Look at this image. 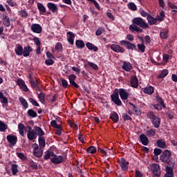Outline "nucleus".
Returning <instances> with one entry per match:
<instances>
[{
  "label": "nucleus",
  "instance_id": "nucleus-1",
  "mask_svg": "<svg viewBox=\"0 0 177 177\" xmlns=\"http://www.w3.org/2000/svg\"><path fill=\"white\" fill-rule=\"evenodd\" d=\"M147 117H149L151 120V122L152 125H153L154 128H160V125H161V118L154 114V112L149 111L147 113Z\"/></svg>",
  "mask_w": 177,
  "mask_h": 177
},
{
  "label": "nucleus",
  "instance_id": "nucleus-14",
  "mask_svg": "<svg viewBox=\"0 0 177 177\" xmlns=\"http://www.w3.org/2000/svg\"><path fill=\"white\" fill-rule=\"evenodd\" d=\"M6 139L12 146H15L17 143V136L10 134L7 136Z\"/></svg>",
  "mask_w": 177,
  "mask_h": 177
},
{
  "label": "nucleus",
  "instance_id": "nucleus-6",
  "mask_svg": "<svg viewBox=\"0 0 177 177\" xmlns=\"http://www.w3.org/2000/svg\"><path fill=\"white\" fill-rule=\"evenodd\" d=\"M120 45L125 46L127 49H130L131 50H138V48L135 44H133L131 41L127 40H122L120 41Z\"/></svg>",
  "mask_w": 177,
  "mask_h": 177
},
{
  "label": "nucleus",
  "instance_id": "nucleus-24",
  "mask_svg": "<svg viewBox=\"0 0 177 177\" xmlns=\"http://www.w3.org/2000/svg\"><path fill=\"white\" fill-rule=\"evenodd\" d=\"M142 91L144 93H147V95H153V93H154V88L149 86L148 87L143 88Z\"/></svg>",
  "mask_w": 177,
  "mask_h": 177
},
{
  "label": "nucleus",
  "instance_id": "nucleus-9",
  "mask_svg": "<svg viewBox=\"0 0 177 177\" xmlns=\"http://www.w3.org/2000/svg\"><path fill=\"white\" fill-rule=\"evenodd\" d=\"M77 79V76L74 74H71L68 77L69 82L73 88L75 89H80V85L75 82V80Z\"/></svg>",
  "mask_w": 177,
  "mask_h": 177
},
{
  "label": "nucleus",
  "instance_id": "nucleus-32",
  "mask_svg": "<svg viewBox=\"0 0 177 177\" xmlns=\"http://www.w3.org/2000/svg\"><path fill=\"white\" fill-rule=\"evenodd\" d=\"M130 31H136L137 32H143V29L140 28L136 25H130L129 26Z\"/></svg>",
  "mask_w": 177,
  "mask_h": 177
},
{
  "label": "nucleus",
  "instance_id": "nucleus-19",
  "mask_svg": "<svg viewBox=\"0 0 177 177\" xmlns=\"http://www.w3.org/2000/svg\"><path fill=\"white\" fill-rule=\"evenodd\" d=\"M139 139L142 145H143L144 146H147V145H149V138L145 134H140L139 136Z\"/></svg>",
  "mask_w": 177,
  "mask_h": 177
},
{
  "label": "nucleus",
  "instance_id": "nucleus-5",
  "mask_svg": "<svg viewBox=\"0 0 177 177\" xmlns=\"http://www.w3.org/2000/svg\"><path fill=\"white\" fill-rule=\"evenodd\" d=\"M151 171L153 174V177H160L161 176V169H160V165L153 163L150 165Z\"/></svg>",
  "mask_w": 177,
  "mask_h": 177
},
{
  "label": "nucleus",
  "instance_id": "nucleus-56",
  "mask_svg": "<svg viewBox=\"0 0 177 177\" xmlns=\"http://www.w3.org/2000/svg\"><path fill=\"white\" fill-rule=\"evenodd\" d=\"M88 2H91L92 3H94L96 9H98V10H100V6L99 5V3L96 1V0H87Z\"/></svg>",
  "mask_w": 177,
  "mask_h": 177
},
{
  "label": "nucleus",
  "instance_id": "nucleus-8",
  "mask_svg": "<svg viewBox=\"0 0 177 177\" xmlns=\"http://www.w3.org/2000/svg\"><path fill=\"white\" fill-rule=\"evenodd\" d=\"M119 165L120 168L124 171V172H127L129 167V162L127 161L125 158H121L120 160H119Z\"/></svg>",
  "mask_w": 177,
  "mask_h": 177
},
{
  "label": "nucleus",
  "instance_id": "nucleus-57",
  "mask_svg": "<svg viewBox=\"0 0 177 177\" xmlns=\"http://www.w3.org/2000/svg\"><path fill=\"white\" fill-rule=\"evenodd\" d=\"M50 156H51V153H50V150H47L46 152H45V155H44V160H49L50 158Z\"/></svg>",
  "mask_w": 177,
  "mask_h": 177
},
{
  "label": "nucleus",
  "instance_id": "nucleus-59",
  "mask_svg": "<svg viewBox=\"0 0 177 177\" xmlns=\"http://www.w3.org/2000/svg\"><path fill=\"white\" fill-rule=\"evenodd\" d=\"M61 81H62V85L63 88H64L65 89L67 88L68 86V82H67V80L64 79H62Z\"/></svg>",
  "mask_w": 177,
  "mask_h": 177
},
{
  "label": "nucleus",
  "instance_id": "nucleus-63",
  "mask_svg": "<svg viewBox=\"0 0 177 177\" xmlns=\"http://www.w3.org/2000/svg\"><path fill=\"white\" fill-rule=\"evenodd\" d=\"M88 66H90V67H92V68H93V70H98V68H99V67L95 63L88 62Z\"/></svg>",
  "mask_w": 177,
  "mask_h": 177
},
{
  "label": "nucleus",
  "instance_id": "nucleus-53",
  "mask_svg": "<svg viewBox=\"0 0 177 177\" xmlns=\"http://www.w3.org/2000/svg\"><path fill=\"white\" fill-rule=\"evenodd\" d=\"M17 156L19 158H20V160H23V161H26V159L27 158V157L24 156V153L21 152H17Z\"/></svg>",
  "mask_w": 177,
  "mask_h": 177
},
{
  "label": "nucleus",
  "instance_id": "nucleus-12",
  "mask_svg": "<svg viewBox=\"0 0 177 177\" xmlns=\"http://www.w3.org/2000/svg\"><path fill=\"white\" fill-rule=\"evenodd\" d=\"M111 50H113V52H115V53H124V52H125V49L118 44H112L111 46Z\"/></svg>",
  "mask_w": 177,
  "mask_h": 177
},
{
  "label": "nucleus",
  "instance_id": "nucleus-52",
  "mask_svg": "<svg viewBox=\"0 0 177 177\" xmlns=\"http://www.w3.org/2000/svg\"><path fill=\"white\" fill-rule=\"evenodd\" d=\"M122 117L124 121H128V120L132 121V118L127 113H122Z\"/></svg>",
  "mask_w": 177,
  "mask_h": 177
},
{
  "label": "nucleus",
  "instance_id": "nucleus-62",
  "mask_svg": "<svg viewBox=\"0 0 177 177\" xmlns=\"http://www.w3.org/2000/svg\"><path fill=\"white\" fill-rule=\"evenodd\" d=\"M140 13L142 17H149L150 16V14L147 13L145 10H141Z\"/></svg>",
  "mask_w": 177,
  "mask_h": 177
},
{
  "label": "nucleus",
  "instance_id": "nucleus-64",
  "mask_svg": "<svg viewBox=\"0 0 177 177\" xmlns=\"http://www.w3.org/2000/svg\"><path fill=\"white\" fill-rule=\"evenodd\" d=\"M19 13L21 17H27L28 16V13H27L24 10H21Z\"/></svg>",
  "mask_w": 177,
  "mask_h": 177
},
{
  "label": "nucleus",
  "instance_id": "nucleus-26",
  "mask_svg": "<svg viewBox=\"0 0 177 177\" xmlns=\"http://www.w3.org/2000/svg\"><path fill=\"white\" fill-rule=\"evenodd\" d=\"M86 46L89 50H93L94 52H97V50H99L97 46H95L91 42H87L86 44Z\"/></svg>",
  "mask_w": 177,
  "mask_h": 177
},
{
  "label": "nucleus",
  "instance_id": "nucleus-38",
  "mask_svg": "<svg viewBox=\"0 0 177 177\" xmlns=\"http://www.w3.org/2000/svg\"><path fill=\"white\" fill-rule=\"evenodd\" d=\"M19 100L21 103V104L24 107V109H28V102H27V100L24 99L23 97H19Z\"/></svg>",
  "mask_w": 177,
  "mask_h": 177
},
{
  "label": "nucleus",
  "instance_id": "nucleus-49",
  "mask_svg": "<svg viewBox=\"0 0 177 177\" xmlns=\"http://www.w3.org/2000/svg\"><path fill=\"white\" fill-rule=\"evenodd\" d=\"M104 31H105L104 28L100 27L95 31V35H97V37H99V35H102V34H103V32H104Z\"/></svg>",
  "mask_w": 177,
  "mask_h": 177
},
{
  "label": "nucleus",
  "instance_id": "nucleus-51",
  "mask_svg": "<svg viewBox=\"0 0 177 177\" xmlns=\"http://www.w3.org/2000/svg\"><path fill=\"white\" fill-rule=\"evenodd\" d=\"M28 100H29L30 103H31L32 104V106H35L36 107H39V104H38L37 100H35L34 98L30 97L28 99Z\"/></svg>",
  "mask_w": 177,
  "mask_h": 177
},
{
  "label": "nucleus",
  "instance_id": "nucleus-50",
  "mask_svg": "<svg viewBox=\"0 0 177 177\" xmlns=\"http://www.w3.org/2000/svg\"><path fill=\"white\" fill-rule=\"evenodd\" d=\"M38 99L41 103H45V94L44 93L38 94Z\"/></svg>",
  "mask_w": 177,
  "mask_h": 177
},
{
  "label": "nucleus",
  "instance_id": "nucleus-18",
  "mask_svg": "<svg viewBox=\"0 0 177 177\" xmlns=\"http://www.w3.org/2000/svg\"><path fill=\"white\" fill-rule=\"evenodd\" d=\"M27 138L28 140H34L37 139V131L35 129L32 131H28Z\"/></svg>",
  "mask_w": 177,
  "mask_h": 177
},
{
  "label": "nucleus",
  "instance_id": "nucleus-13",
  "mask_svg": "<svg viewBox=\"0 0 177 177\" xmlns=\"http://www.w3.org/2000/svg\"><path fill=\"white\" fill-rule=\"evenodd\" d=\"M118 95H120L122 100H127L129 96V94L128 93V92H127V90L124 88L118 89Z\"/></svg>",
  "mask_w": 177,
  "mask_h": 177
},
{
  "label": "nucleus",
  "instance_id": "nucleus-45",
  "mask_svg": "<svg viewBox=\"0 0 177 177\" xmlns=\"http://www.w3.org/2000/svg\"><path fill=\"white\" fill-rule=\"evenodd\" d=\"M24 124H23L22 123H19L18 124L19 135H21V136H24Z\"/></svg>",
  "mask_w": 177,
  "mask_h": 177
},
{
  "label": "nucleus",
  "instance_id": "nucleus-35",
  "mask_svg": "<svg viewBox=\"0 0 177 177\" xmlns=\"http://www.w3.org/2000/svg\"><path fill=\"white\" fill-rule=\"evenodd\" d=\"M157 146L160 149H167V143L165 141L162 140H157Z\"/></svg>",
  "mask_w": 177,
  "mask_h": 177
},
{
  "label": "nucleus",
  "instance_id": "nucleus-47",
  "mask_svg": "<svg viewBox=\"0 0 177 177\" xmlns=\"http://www.w3.org/2000/svg\"><path fill=\"white\" fill-rule=\"evenodd\" d=\"M86 151L91 154H95L96 153V147L95 146H91L86 149Z\"/></svg>",
  "mask_w": 177,
  "mask_h": 177
},
{
  "label": "nucleus",
  "instance_id": "nucleus-41",
  "mask_svg": "<svg viewBox=\"0 0 177 177\" xmlns=\"http://www.w3.org/2000/svg\"><path fill=\"white\" fill-rule=\"evenodd\" d=\"M27 114H28V117H31L32 118H35L36 117H38V114L33 109H29L27 111Z\"/></svg>",
  "mask_w": 177,
  "mask_h": 177
},
{
  "label": "nucleus",
  "instance_id": "nucleus-17",
  "mask_svg": "<svg viewBox=\"0 0 177 177\" xmlns=\"http://www.w3.org/2000/svg\"><path fill=\"white\" fill-rule=\"evenodd\" d=\"M130 84L132 88H138V86H139V80H138V77H136V75L131 76L130 79Z\"/></svg>",
  "mask_w": 177,
  "mask_h": 177
},
{
  "label": "nucleus",
  "instance_id": "nucleus-33",
  "mask_svg": "<svg viewBox=\"0 0 177 177\" xmlns=\"http://www.w3.org/2000/svg\"><path fill=\"white\" fill-rule=\"evenodd\" d=\"M0 102L2 103L3 106H5V104H8V98L3 95L2 91H0Z\"/></svg>",
  "mask_w": 177,
  "mask_h": 177
},
{
  "label": "nucleus",
  "instance_id": "nucleus-20",
  "mask_svg": "<svg viewBox=\"0 0 177 177\" xmlns=\"http://www.w3.org/2000/svg\"><path fill=\"white\" fill-rule=\"evenodd\" d=\"M35 132H37V136H39V138H44V136L45 135V131L41 129V127L38 126L34 127Z\"/></svg>",
  "mask_w": 177,
  "mask_h": 177
},
{
  "label": "nucleus",
  "instance_id": "nucleus-54",
  "mask_svg": "<svg viewBox=\"0 0 177 177\" xmlns=\"http://www.w3.org/2000/svg\"><path fill=\"white\" fill-rule=\"evenodd\" d=\"M166 174L174 175V167H169V166H166Z\"/></svg>",
  "mask_w": 177,
  "mask_h": 177
},
{
  "label": "nucleus",
  "instance_id": "nucleus-23",
  "mask_svg": "<svg viewBox=\"0 0 177 177\" xmlns=\"http://www.w3.org/2000/svg\"><path fill=\"white\" fill-rule=\"evenodd\" d=\"M122 68L124 70V71H127V73H129V71L132 70V64H131V62H124L123 63Z\"/></svg>",
  "mask_w": 177,
  "mask_h": 177
},
{
  "label": "nucleus",
  "instance_id": "nucleus-60",
  "mask_svg": "<svg viewBox=\"0 0 177 177\" xmlns=\"http://www.w3.org/2000/svg\"><path fill=\"white\" fill-rule=\"evenodd\" d=\"M33 42H35V45H37V46H41V40H39V39L37 37L33 38Z\"/></svg>",
  "mask_w": 177,
  "mask_h": 177
},
{
  "label": "nucleus",
  "instance_id": "nucleus-48",
  "mask_svg": "<svg viewBox=\"0 0 177 177\" xmlns=\"http://www.w3.org/2000/svg\"><path fill=\"white\" fill-rule=\"evenodd\" d=\"M167 162V167H169L171 168H174L175 167V160L170 158L169 161L165 162Z\"/></svg>",
  "mask_w": 177,
  "mask_h": 177
},
{
  "label": "nucleus",
  "instance_id": "nucleus-30",
  "mask_svg": "<svg viewBox=\"0 0 177 177\" xmlns=\"http://www.w3.org/2000/svg\"><path fill=\"white\" fill-rule=\"evenodd\" d=\"M3 24L6 27H10V19L7 15H3Z\"/></svg>",
  "mask_w": 177,
  "mask_h": 177
},
{
  "label": "nucleus",
  "instance_id": "nucleus-27",
  "mask_svg": "<svg viewBox=\"0 0 177 177\" xmlns=\"http://www.w3.org/2000/svg\"><path fill=\"white\" fill-rule=\"evenodd\" d=\"M75 46L77 49H84L85 48V43L81 39H77L75 41Z\"/></svg>",
  "mask_w": 177,
  "mask_h": 177
},
{
  "label": "nucleus",
  "instance_id": "nucleus-42",
  "mask_svg": "<svg viewBox=\"0 0 177 177\" xmlns=\"http://www.w3.org/2000/svg\"><path fill=\"white\" fill-rule=\"evenodd\" d=\"M6 129H8V124L0 120V132H6Z\"/></svg>",
  "mask_w": 177,
  "mask_h": 177
},
{
  "label": "nucleus",
  "instance_id": "nucleus-34",
  "mask_svg": "<svg viewBox=\"0 0 177 177\" xmlns=\"http://www.w3.org/2000/svg\"><path fill=\"white\" fill-rule=\"evenodd\" d=\"M32 153L35 157L41 158V157L44 156V150L42 149H39L37 151H33Z\"/></svg>",
  "mask_w": 177,
  "mask_h": 177
},
{
  "label": "nucleus",
  "instance_id": "nucleus-7",
  "mask_svg": "<svg viewBox=\"0 0 177 177\" xmlns=\"http://www.w3.org/2000/svg\"><path fill=\"white\" fill-rule=\"evenodd\" d=\"M171 155H172V153L171 152V151L166 149L161 154V156L160 157V160H161V161L162 162H167L169 161V160H171Z\"/></svg>",
  "mask_w": 177,
  "mask_h": 177
},
{
  "label": "nucleus",
  "instance_id": "nucleus-3",
  "mask_svg": "<svg viewBox=\"0 0 177 177\" xmlns=\"http://www.w3.org/2000/svg\"><path fill=\"white\" fill-rule=\"evenodd\" d=\"M132 23V26H138V27H140L141 28H149V25L142 19V17L134 18Z\"/></svg>",
  "mask_w": 177,
  "mask_h": 177
},
{
  "label": "nucleus",
  "instance_id": "nucleus-31",
  "mask_svg": "<svg viewBox=\"0 0 177 177\" xmlns=\"http://www.w3.org/2000/svg\"><path fill=\"white\" fill-rule=\"evenodd\" d=\"M30 85L33 89H36V91H39V92H41V89L39 86V84H38V80L31 82Z\"/></svg>",
  "mask_w": 177,
  "mask_h": 177
},
{
  "label": "nucleus",
  "instance_id": "nucleus-10",
  "mask_svg": "<svg viewBox=\"0 0 177 177\" xmlns=\"http://www.w3.org/2000/svg\"><path fill=\"white\" fill-rule=\"evenodd\" d=\"M30 30L35 34H41L42 32V26L39 24H32Z\"/></svg>",
  "mask_w": 177,
  "mask_h": 177
},
{
  "label": "nucleus",
  "instance_id": "nucleus-28",
  "mask_svg": "<svg viewBox=\"0 0 177 177\" xmlns=\"http://www.w3.org/2000/svg\"><path fill=\"white\" fill-rule=\"evenodd\" d=\"M160 37L162 38V39H167L168 38V29L165 28L162 29L160 32Z\"/></svg>",
  "mask_w": 177,
  "mask_h": 177
},
{
  "label": "nucleus",
  "instance_id": "nucleus-61",
  "mask_svg": "<svg viewBox=\"0 0 177 177\" xmlns=\"http://www.w3.org/2000/svg\"><path fill=\"white\" fill-rule=\"evenodd\" d=\"M161 153H162V150L161 149H158V148H156L153 150V153L155 154V156H160V154H161Z\"/></svg>",
  "mask_w": 177,
  "mask_h": 177
},
{
  "label": "nucleus",
  "instance_id": "nucleus-4",
  "mask_svg": "<svg viewBox=\"0 0 177 177\" xmlns=\"http://www.w3.org/2000/svg\"><path fill=\"white\" fill-rule=\"evenodd\" d=\"M111 100L117 106H121L122 104V102L120 100V95L118 94V88H115L113 91V94L111 95Z\"/></svg>",
  "mask_w": 177,
  "mask_h": 177
},
{
  "label": "nucleus",
  "instance_id": "nucleus-55",
  "mask_svg": "<svg viewBox=\"0 0 177 177\" xmlns=\"http://www.w3.org/2000/svg\"><path fill=\"white\" fill-rule=\"evenodd\" d=\"M45 64H46V66H53V64H55V61L50 58H48L45 61Z\"/></svg>",
  "mask_w": 177,
  "mask_h": 177
},
{
  "label": "nucleus",
  "instance_id": "nucleus-16",
  "mask_svg": "<svg viewBox=\"0 0 177 177\" xmlns=\"http://www.w3.org/2000/svg\"><path fill=\"white\" fill-rule=\"evenodd\" d=\"M33 49L32 47H31L30 45L26 46L24 48V51H23V57H28L30 56V54L31 52H32Z\"/></svg>",
  "mask_w": 177,
  "mask_h": 177
},
{
  "label": "nucleus",
  "instance_id": "nucleus-15",
  "mask_svg": "<svg viewBox=\"0 0 177 177\" xmlns=\"http://www.w3.org/2000/svg\"><path fill=\"white\" fill-rule=\"evenodd\" d=\"M17 83L19 86L20 89H22L24 92H28V87H27L26 82L23 80L18 79Z\"/></svg>",
  "mask_w": 177,
  "mask_h": 177
},
{
  "label": "nucleus",
  "instance_id": "nucleus-25",
  "mask_svg": "<svg viewBox=\"0 0 177 177\" xmlns=\"http://www.w3.org/2000/svg\"><path fill=\"white\" fill-rule=\"evenodd\" d=\"M47 7L48 8L49 10L53 13L57 12V6L53 3H48Z\"/></svg>",
  "mask_w": 177,
  "mask_h": 177
},
{
  "label": "nucleus",
  "instance_id": "nucleus-44",
  "mask_svg": "<svg viewBox=\"0 0 177 177\" xmlns=\"http://www.w3.org/2000/svg\"><path fill=\"white\" fill-rule=\"evenodd\" d=\"M137 48H138V50H140L141 52V53H145V52L146 51V46H145V44H143V43H142L141 44H138Z\"/></svg>",
  "mask_w": 177,
  "mask_h": 177
},
{
  "label": "nucleus",
  "instance_id": "nucleus-29",
  "mask_svg": "<svg viewBox=\"0 0 177 177\" xmlns=\"http://www.w3.org/2000/svg\"><path fill=\"white\" fill-rule=\"evenodd\" d=\"M37 8L40 15H44V13H46V8H45L42 3H37Z\"/></svg>",
  "mask_w": 177,
  "mask_h": 177
},
{
  "label": "nucleus",
  "instance_id": "nucleus-37",
  "mask_svg": "<svg viewBox=\"0 0 177 177\" xmlns=\"http://www.w3.org/2000/svg\"><path fill=\"white\" fill-rule=\"evenodd\" d=\"M17 167L18 166L17 164L12 163L11 165V171L14 176H16V175H17V173L19 172V169Z\"/></svg>",
  "mask_w": 177,
  "mask_h": 177
},
{
  "label": "nucleus",
  "instance_id": "nucleus-39",
  "mask_svg": "<svg viewBox=\"0 0 177 177\" xmlns=\"http://www.w3.org/2000/svg\"><path fill=\"white\" fill-rule=\"evenodd\" d=\"M147 19L149 22V26H153L157 23V19L153 17L151 15H149L148 17H147Z\"/></svg>",
  "mask_w": 177,
  "mask_h": 177
},
{
  "label": "nucleus",
  "instance_id": "nucleus-40",
  "mask_svg": "<svg viewBox=\"0 0 177 177\" xmlns=\"http://www.w3.org/2000/svg\"><path fill=\"white\" fill-rule=\"evenodd\" d=\"M38 142L40 149H44V147L46 146L45 137H39Z\"/></svg>",
  "mask_w": 177,
  "mask_h": 177
},
{
  "label": "nucleus",
  "instance_id": "nucleus-21",
  "mask_svg": "<svg viewBox=\"0 0 177 177\" xmlns=\"http://www.w3.org/2000/svg\"><path fill=\"white\" fill-rule=\"evenodd\" d=\"M109 118L110 120H111V121H113L115 123H117L118 122V121H120V117L118 116V113H117V112L115 111H113L111 113Z\"/></svg>",
  "mask_w": 177,
  "mask_h": 177
},
{
  "label": "nucleus",
  "instance_id": "nucleus-58",
  "mask_svg": "<svg viewBox=\"0 0 177 177\" xmlns=\"http://www.w3.org/2000/svg\"><path fill=\"white\" fill-rule=\"evenodd\" d=\"M55 49H56V50H58V52H60V50H62L63 45H62V43H60V42L57 43L56 46H55Z\"/></svg>",
  "mask_w": 177,
  "mask_h": 177
},
{
  "label": "nucleus",
  "instance_id": "nucleus-22",
  "mask_svg": "<svg viewBox=\"0 0 177 177\" xmlns=\"http://www.w3.org/2000/svg\"><path fill=\"white\" fill-rule=\"evenodd\" d=\"M23 46L20 44H17V47L15 49V52L17 56H23Z\"/></svg>",
  "mask_w": 177,
  "mask_h": 177
},
{
  "label": "nucleus",
  "instance_id": "nucleus-36",
  "mask_svg": "<svg viewBox=\"0 0 177 177\" xmlns=\"http://www.w3.org/2000/svg\"><path fill=\"white\" fill-rule=\"evenodd\" d=\"M148 138H154L156 136V129H151L145 132Z\"/></svg>",
  "mask_w": 177,
  "mask_h": 177
},
{
  "label": "nucleus",
  "instance_id": "nucleus-2",
  "mask_svg": "<svg viewBox=\"0 0 177 177\" xmlns=\"http://www.w3.org/2000/svg\"><path fill=\"white\" fill-rule=\"evenodd\" d=\"M156 100L158 104H152L155 110H157V111H161L162 109L167 108V105H165L164 100H162V97H161L160 95L156 96Z\"/></svg>",
  "mask_w": 177,
  "mask_h": 177
},
{
  "label": "nucleus",
  "instance_id": "nucleus-46",
  "mask_svg": "<svg viewBox=\"0 0 177 177\" xmlns=\"http://www.w3.org/2000/svg\"><path fill=\"white\" fill-rule=\"evenodd\" d=\"M127 6L129 8V9H130V10H138V7L136 6V4H135V3L133 2H130L127 4Z\"/></svg>",
  "mask_w": 177,
  "mask_h": 177
},
{
  "label": "nucleus",
  "instance_id": "nucleus-11",
  "mask_svg": "<svg viewBox=\"0 0 177 177\" xmlns=\"http://www.w3.org/2000/svg\"><path fill=\"white\" fill-rule=\"evenodd\" d=\"M50 161L53 164H62L64 162V158L62 156L54 155V157L50 158Z\"/></svg>",
  "mask_w": 177,
  "mask_h": 177
},
{
  "label": "nucleus",
  "instance_id": "nucleus-43",
  "mask_svg": "<svg viewBox=\"0 0 177 177\" xmlns=\"http://www.w3.org/2000/svg\"><path fill=\"white\" fill-rule=\"evenodd\" d=\"M168 73H169L168 70L164 69L163 71H162L160 74L158 75V80H161L162 78H165V77L168 75Z\"/></svg>",
  "mask_w": 177,
  "mask_h": 177
}]
</instances>
